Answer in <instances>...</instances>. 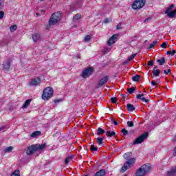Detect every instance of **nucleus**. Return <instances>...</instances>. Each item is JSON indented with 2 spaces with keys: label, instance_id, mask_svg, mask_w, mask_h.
Listing matches in <instances>:
<instances>
[{
  "label": "nucleus",
  "instance_id": "nucleus-30",
  "mask_svg": "<svg viewBox=\"0 0 176 176\" xmlns=\"http://www.w3.org/2000/svg\"><path fill=\"white\" fill-rule=\"evenodd\" d=\"M127 91L129 93V94H133V93L135 91V87L128 88Z\"/></svg>",
  "mask_w": 176,
  "mask_h": 176
},
{
  "label": "nucleus",
  "instance_id": "nucleus-45",
  "mask_svg": "<svg viewBox=\"0 0 176 176\" xmlns=\"http://www.w3.org/2000/svg\"><path fill=\"white\" fill-rule=\"evenodd\" d=\"M147 65H149L150 67H153V60L148 61Z\"/></svg>",
  "mask_w": 176,
  "mask_h": 176
},
{
  "label": "nucleus",
  "instance_id": "nucleus-24",
  "mask_svg": "<svg viewBox=\"0 0 176 176\" xmlns=\"http://www.w3.org/2000/svg\"><path fill=\"white\" fill-rule=\"evenodd\" d=\"M38 135H41V131H34L30 135L32 138L38 137Z\"/></svg>",
  "mask_w": 176,
  "mask_h": 176
},
{
  "label": "nucleus",
  "instance_id": "nucleus-48",
  "mask_svg": "<svg viewBox=\"0 0 176 176\" xmlns=\"http://www.w3.org/2000/svg\"><path fill=\"white\" fill-rule=\"evenodd\" d=\"M3 8V5H2V0H0V11L2 10Z\"/></svg>",
  "mask_w": 176,
  "mask_h": 176
},
{
  "label": "nucleus",
  "instance_id": "nucleus-44",
  "mask_svg": "<svg viewBox=\"0 0 176 176\" xmlns=\"http://www.w3.org/2000/svg\"><path fill=\"white\" fill-rule=\"evenodd\" d=\"M161 47H162V49H166V47H167V43H162Z\"/></svg>",
  "mask_w": 176,
  "mask_h": 176
},
{
  "label": "nucleus",
  "instance_id": "nucleus-49",
  "mask_svg": "<svg viewBox=\"0 0 176 176\" xmlns=\"http://www.w3.org/2000/svg\"><path fill=\"white\" fill-rule=\"evenodd\" d=\"M151 85H152L153 86H156V85H157V82H155V80H152V81H151Z\"/></svg>",
  "mask_w": 176,
  "mask_h": 176
},
{
  "label": "nucleus",
  "instance_id": "nucleus-26",
  "mask_svg": "<svg viewBox=\"0 0 176 176\" xmlns=\"http://www.w3.org/2000/svg\"><path fill=\"white\" fill-rule=\"evenodd\" d=\"M96 141L98 145H102V144H104V138H96Z\"/></svg>",
  "mask_w": 176,
  "mask_h": 176
},
{
  "label": "nucleus",
  "instance_id": "nucleus-1",
  "mask_svg": "<svg viewBox=\"0 0 176 176\" xmlns=\"http://www.w3.org/2000/svg\"><path fill=\"white\" fill-rule=\"evenodd\" d=\"M44 148H46V144H35L30 146L28 148V150L26 151L27 155H32L34 152H36V151H42V149H44Z\"/></svg>",
  "mask_w": 176,
  "mask_h": 176
},
{
  "label": "nucleus",
  "instance_id": "nucleus-40",
  "mask_svg": "<svg viewBox=\"0 0 176 176\" xmlns=\"http://www.w3.org/2000/svg\"><path fill=\"white\" fill-rule=\"evenodd\" d=\"M4 16H5V12L1 10L0 11V20H2V19H3Z\"/></svg>",
  "mask_w": 176,
  "mask_h": 176
},
{
  "label": "nucleus",
  "instance_id": "nucleus-47",
  "mask_svg": "<svg viewBox=\"0 0 176 176\" xmlns=\"http://www.w3.org/2000/svg\"><path fill=\"white\" fill-rule=\"evenodd\" d=\"M55 104H58V102H60V101H63L62 99H57V100H54Z\"/></svg>",
  "mask_w": 176,
  "mask_h": 176
},
{
  "label": "nucleus",
  "instance_id": "nucleus-50",
  "mask_svg": "<svg viewBox=\"0 0 176 176\" xmlns=\"http://www.w3.org/2000/svg\"><path fill=\"white\" fill-rule=\"evenodd\" d=\"M65 164H68L69 163V158H66L65 160Z\"/></svg>",
  "mask_w": 176,
  "mask_h": 176
},
{
  "label": "nucleus",
  "instance_id": "nucleus-22",
  "mask_svg": "<svg viewBox=\"0 0 176 176\" xmlns=\"http://www.w3.org/2000/svg\"><path fill=\"white\" fill-rule=\"evenodd\" d=\"M153 76L157 77L160 75V69H153L152 71Z\"/></svg>",
  "mask_w": 176,
  "mask_h": 176
},
{
  "label": "nucleus",
  "instance_id": "nucleus-14",
  "mask_svg": "<svg viewBox=\"0 0 176 176\" xmlns=\"http://www.w3.org/2000/svg\"><path fill=\"white\" fill-rule=\"evenodd\" d=\"M3 68H4V69H6V71H9V69L10 68V59L7 60L3 63Z\"/></svg>",
  "mask_w": 176,
  "mask_h": 176
},
{
  "label": "nucleus",
  "instance_id": "nucleus-10",
  "mask_svg": "<svg viewBox=\"0 0 176 176\" xmlns=\"http://www.w3.org/2000/svg\"><path fill=\"white\" fill-rule=\"evenodd\" d=\"M109 79V77H108L107 76L101 78L100 80V81L98 82V89L100 88V87H102V86H104V85L108 82Z\"/></svg>",
  "mask_w": 176,
  "mask_h": 176
},
{
  "label": "nucleus",
  "instance_id": "nucleus-16",
  "mask_svg": "<svg viewBox=\"0 0 176 176\" xmlns=\"http://www.w3.org/2000/svg\"><path fill=\"white\" fill-rule=\"evenodd\" d=\"M41 38V34L38 33H35L32 35V39L34 42H38L39 41V38Z\"/></svg>",
  "mask_w": 176,
  "mask_h": 176
},
{
  "label": "nucleus",
  "instance_id": "nucleus-13",
  "mask_svg": "<svg viewBox=\"0 0 176 176\" xmlns=\"http://www.w3.org/2000/svg\"><path fill=\"white\" fill-rule=\"evenodd\" d=\"M168 176H175L176 175V166H174L170 169V171L167 172Z\"/></svg>",
  "mask_w": 176,
  "mask_h": 176
},
{
  "label": "nucleus",
  "instance_id": "nucleus-39",
  "mask_svg": "<svg viewBox=\"0 0 176 176\" xmlns=\"http://www.w3.org/2000/svg\"><path fill=\"white\" fill-rule=\"evenodd\" d=\"M122 133H123V135H127V134H129V131L126 130V129H122Z\"/></svg>",
  "mask_w": 176,
  "mask_h": 176
},
{
  "label": "nucleus",
  "instance_id": "nucleus-46",
  "mask_svg": "<svg viewBox=\"0 0 176 176\" xmlns=\"http://www.w3.org/2000/svg\"><path fill=\"white\" fill-rule=\"evenodd\" d=\"M116 30H122V23H120L117 25Z\"/></svg>",
  "mask_w": 176,
  "mask_h": 176
},
{
  "label": "nucleus",
  "instance_id": "nucleus-32",
  "mask_svg": "<svg viewBox=\"0 0 176 176\" xmlns=\"http://www.w3.org/2000/svg\"><path fill=\"white\" fill-rule=\"evenodd\" d=\"M157 43V41H153L152 43H151L148 46V49H153V47H155V45H156Z\"/></svg>",
  "mask_w": 176,
  "mask_h": 176
},
{
  "label": "nucleus",
  "instance_id": "nucleus-25",
  "mask_svg": "<svg viewBox=\"0 0 176 176\" xmlns=\"http://www.w3.org/2000/svg\"><path fill=\"white\" fill-rule=\"evenodd\" d=\"M82 19V15L80 14H76L73 20L74 21H76V20H80Z\"/></svg>",
  "mask_w": 176,
  "mask_h": 176
},
{
  "label": "nucleus",
  "instance_id": "nucleus-19",
  "mask_svg": "<svg viewBox=\"0 0 176 176\" xmlns=\"http://www.w3.org/2000/svg\"><path fill=\"white\" fill-rule=\"evenodd\" d=\"M137 56V54H133L131 56H129L127 59V60H125L124 64H129L131 60H133V58Z\"/></svg>",
  "mask_w": 176,
  "mask_h": 176
},
{
  "label": "nucleus",
  "instance_id": "nucleus-18",
  "mask_svg": "<svg viewBox=\"0 0 176 176\" xmlns=\"http://www.w3.org/2000/svg\"><path fill=\"white\" fill-rule=\"evenodd\" d=\"M156 62L158 63L159 65H164V64H166V58H158L156 60Z\"/></svg>",
  "mask_w": 176,
  "mask_h": 176
},
{
  "label": "nucleus",
  "instance_id": "nucleus-43",
  "mask_svg": "<svg viewBox=\"0 0 176 176\" xmlns=\"http://www.w3.org/2000/svg\"><path fill=\"white\" fill-rule=\"evenodd\" d=\"M171 73V69H168V70H164V74L165 75H167L168 74H170Z\"/></svg>",
  "mask_w": 176,
  "mask_h": 176
},
{
  "label": "nucleus",
  "instance_id": "nucleus-35",
  "mask_svg": "<svg viewBox=\"0 0 176 176\" xmlns=\"http://www.w3.org/2000/svg\"><path fill=\"white\" fill-rule=\"evenodd\" d=\"M127 126L128 127H134V122L133 121H128Z\"/></svg>",
  "mask_w": 176,
  "mask_h": 176
},
{
  "label": "nucleus",
  "instance_id": "nucleus-12",
  "mask_svg": "<svg viewBox=\"0 0 176 176\" xmlns=\"http://www.w3.org/2000/svg\"><path fill=\"white\" fill-rule=\"evenodd\" d=\"M144 96V94H138L136 98H138V100H141L143 102H149V100L145 99Z\"/></svg>",
  "mask_w": 176,
  "mask_h": 176
},
{
  "label": "nucleus",
  "instance_id": "nucleus-7",
  "mask_svg": "<svg viewBox=\"0 0 176 176\" xmlns=\"http://www.w3.org/2000/svg\"><path fill=\"white\" fill-rule=\"evenodd\" d=\"M148 134L149 133L148 132H145L144 133L142 134L133 142V145H137V144H142V142H144V141L148 138Z\"/></svg>",
  "mask_w": 176,
  "mask_h": 176
},
{
  "label": "nucleus",
  "instance_id": "nucleus-41",
  "mask_svg": "<svg viewBox=\"0 0 176 176\" xmlns=\"http://www.w3.org/2000/svg\"><path fill=\"white\" fill-rule=\"evenodd\" d=\"M111 101L113 104H116L118 99L116 98H111Z\"/></svg>",
  "mask_w": 176,
  "mask_h": 176
},
{
  "label": "nucleus",
  "instance_id": "nucleus-42",
  "mask_svg": "<svg viewBox=\"0 0 176 176\" xmlns=\"http://www.w3.org/2000/svg\"><path fill=\"white\" fill-rule=\"evenodd\" d=\"M0 131H3V133L6 131V126L5 125L1 126L0 128Z\"/></svg>",
  "mask_w": 176,
  "mask_h": 176
},
{
  "label": "nucleus",
  "instance_id": "nucleus-28",
  "mask_svg": "<svg viewBox=\"0 0 176 176\" xmlns=\"http://www.w3.org/2000/svg\"><path fill=\"white\" fill-rule=\"evenodd\" d=\"M133 153H126L124 155V157L126 160H129V157H131Z\"/></svg>",
  "mask_w": 176,
  "mask_h": 176
},
{
  "label": "nucleus",
  "instance_id": "nucleus-8",
  "mask_svg": "<svg viewBox=\"0 0 176 176\" xmlns=\"http://www.w3.org/2000/svg\"><path fill=\"white\" fill-rule=\"evenodd\" d=\"M174 4L170 5L165 11L166 14L170 17V19H173V17H175L176 14V9L174 11H172L173 9H174Z\"/></svg>",
  "mask_w": 176,
  "mask_h": 176
},
{
  "label": "nucleus",
  "instance_id": "nucleus-6",
  "mask_svg": "<svg viewBox=\"0 0 176 176\" xmlns=\"http://www.w3.org/2000/svg\"><path fill=\"white\" fill-rule=\"evenodd\" d=\"M135 163V158L129 159L125 164H124L123 166L121 168V173H124L126 170H129L133 164Z\"/></svg>",
  "mask_w": 176,
  "mask_h": 176
},
{
  "label": "nucleus",
  "instance_id": "nucleus-27",
  "mask_svg": "<svg viewBox=\"0 0 176 176\" xmlns=\"http://www.w3.org/2000/svg\"><path fill=\"white\" fill-rule=\"evenodd\" d=\"M141 76H140V75L136 74L135 76L132 77V80H133V82H138Z\"/></svg>",
  "mask_w": 176,
  "mask_h": 176
},
{
  "label": "nucleus",
  "instance_id": "nucleus-31",
  "mask_svg": "<svg viewBox=\"0 0 176 176\" xmlns=\"http://www.w3.org/2000/svg\"><path fill=\"white\" fill-rule=\"evenodd\" d=\"M10 30L11 32H14V31H16V30H17V25H12L10 28Z\"/></svg>",
  "mask_w": 176,
  "mask_h": 176
},
{
  "label": "nucleus",
  "instance_id": "nucleus-4",
  "mask_svg": "<svg viewBox=\"0 0 176 176\" xmlns=\"http://www.w3.org/2000/svg\"><path fill=\"white\" fill-rule=\"evenodd\" d=\"M151 171V166L148 165H142L135 173V176H145V175Z\"/></svg>",
  "mask_w": 176,
  "mask_h": 176
},
{
  "label": "nucleus",
  "instance_id": "nucleus-38",
  "mask_svg": "<svg viewBox=\"0 0 176 176\" xmlns=\"http://www.w3.org/2000/svg\"><path fill=\"white\" fill-rule=\"evenodd\" d=\"M91 39V37L89 35L86 36L84 38V41L85 42H90V40Z\"/></svg>",
  "mask_w": 176,
  "mask_h": 176
},
{
  "label": "nucleus",
  "instance_id": "nucleus-20",
  "mask_svg": "<svg viewBox=\"0 0 176 176\" xmlns=\"http://www.w3.org/2000/svg\"><path fill=\"white\" fill-rule=\"evenodd\" d=\"M30 104H31V99H28L27 100L24 104H23L22 108L24 109L25 108H27L28 107V105H30Z\"/></svg>",
  "mask_w": 176,
  "mask_h": 176
},
{
  "label": "nucleus",
  "instance_id": "nucleus-34",
  "mask_svg": "<svg viewBox=\"0 0 176 176\" xmlns=\"http://www.w3.org/2000/svg\"><path fill=\"white\" fill-rule=\"evenodd\" d=\"M13 151V146H9L4 150V152L6 153L8 152H12Z\"/></svg>",
  "mask_w": 176,
  "mask_h": 176
},
{
  "label": "nucleus",
  "instance_id": "nucleus-11",
  "mask_svg": "<svg viewBox=\"0 0 176 176\" xmlns=\"http://www.w3.org/2000/svg\"><path fill=\"white\" fill-rule=\"evenodd\" d=\"M118 38V34H113L108 41L107 44L109 46H112L115 43V40Z\"/></svg>",
  "mask_w": 176,
  "mask_h": 176
},
{
  "label": "nucleus",
  "instance_id": "nucleus-23",
  "mask_svg": "<svg viewBox=\"0 0 176 176\" xmlns=\"http://www.w3.org/2000/svg\"><path fill=\"white\" fill-rule=\"evenodd\" d=\"M105 133V130L102 129V128H98L97 129V135H101Z\"/></svg>",
  "mask_w": 176,
  "mask_h": 176
},
{
  "label": "nucleus",
  "instance_id": "nucleus-3",
  "mask_svg": "<svg viewBox=\"0 0 176 176\" xmlns=\"http://www.w3.org/2000/svg\"><path fill=\"white\" fill-rule=\"evenodd\" d=\"M61 19V12H56L52 14L51 18L49 21V25H54V24H57L58 21Z\"/></svg>",
  "mask_w": 176,
  "mask_h": 176
},
{
  "label": "nucleus",
  "instance_id": "nucleus-37",
  "mask_svg": "<svg viewBox=\"0 0 176 176\" xmlns=\"http://www.w3.org/2000/svg\"><path fill=\"white\" fill-rule=\"evenodd\" d=\"M176 52L175 50H173L172 51H167L166 54H170V56H174Z\"/></svg>",
  "mask_w": 176,
  "mask_h": 176
},
{
  "label": "nucleus",
  "instance_id": "nucleus-51",
  "mask_svg": "<svg viewBox=\"0 0 176 176\" xmlns=\"http://www.w3.org/2000/svg\"><path fill=\"white\" fill-rule=\"evenodd\" d=\"M113 122L115 126H118V121L113 120Z\"/></svg>",
  "mask_w": 176,
  "mask_h": 176
},
{
  "label": "nucleus",
  "instance_id": "nucleus-52",
  "mask_svg": "<svg viewBox=\"0 0 176 176\" xmlns=\"http://www.w3.org/2000/svg\"><path fill=\"white\" fill-rule=\"evenodd\" d=\"M153 69L157 70V69H157V66H154V67H153Z\"/></svg>",
  "mask_w": 176,
  "mask_h": 176
},
{
  "label": "nucleus",
  "instance_id": "nucleus-33",
  "mask_svg": "<svg viewBox=\"0 0 176 176\" xmlns=\"http://www.w3.org/2000/svg\"><path fill=\"white\" fill-rule=\"evenodd\" d=\"M112 21V19L111 18H106L104 21L103 23L104 24H108V23H111Z\"/></svg>",
  "mask_w": 176,
  "mask_h": 176
},
{
  "label": "nucleus",
  "instance_id": "nucleus-15",
  "mask_svg": "<svg viewBox=\"0 0 176 176\" xmlns=\"http://www.w3.org/2000/svg\"><path fill=\"white\" fill-rule=\"evenodd\" d=\"M126 109L129 112H133V111H135V107H134V105H133V104H131L130 103H128L126 104Z\"/></svg>",
  "mask_w": 176,
  "mask_h": 176
},
{
  "label": "nucleus",
  "instance_id": "nucleus-5",
  "mask_svg": "<svg viewBox=\"0 0 176 176\" xmlns=\"http://www.w3.org/2000/svg\"><path fill=\"white\" fill-rule=\"evenodd\" d=\"M145 0H135L132 3V9L134 10H138L140 9H142V8H144L145 6Z\"/></svg>",
  "mask_w": 176,
  "mask_h": 176
},
{
  "label": "nucleus",
  "instance_id": "nucleus-29",
  "mask_svg": "<svg viewBox=\"0 0 176 176\" xmlns=\"http://www.w3.org/2000/svg\"><path fill=\"white\" fill-rule=\"evenodd\" d=\"M11 176H20V170H14V172L11 174Z\"/></svg>",
  "mask_w": 176,
  "mask_h": 176
},
{
  "label": "nucleus",
  "instance_id": "nucleus-21",
  "mask_svg": "<svg viewBox=\"0 0 176 176\" xmlns=\"http://www.w3.org/2000/svg\"><path fill=\"white\" fill-rule=\"evenodd\" d=\"M106 135H107L108 137H115V135H116V133H115V131L111 132V131H107L106 133Z\"/></svg>",
  "mask_w": 176,
  "mask_h": 176
},
{
  "label": "nucleus",
  "instance_id": "nucleus-2",
  "mask_svg": "<svg viewBox=\"0 0 176 176\" xmlns=\"http://www.w3.org/2000/svg\"><path fill=\"white\" fill-rule=\"evenodd\" d=\"M54 93V91L53 90V88L48 87L45 88L42 94V98L45 101H47V100H50L53 97V94Z\"/></svg>",
  "mask_w": 176,
  "mask_h": 176
},
{
  "label": "nucleus",
  "instance_id": "nucleus-36",
  "mask_svg": "<svg viewBox=\"0 0 176 176\" xmlns=\"http://www.w3.org/2000/svg\"><path fill=\"white\" fill-rule=\"evenodd\" d=\"M91 151L96 152V151H98V148L94 146V144H91Z\"/></svg>",
  "mask_w": 176,
  "mask_h": 176
},
{
  "label": "nucleus",
  "instance_id": "nucleus-54",
  "mask_svg": "<svg viewBox=\"0 0 176 176\" xmlns=\"http://www.w3.org/2000/svg\"><path fill=\"white\" fill-rule=\"evenodd\" d=\"M36 15H37V16H39V14H38V13H36Z\"/></svg>",
  "mask_w": 176,
  "mask_h": 176
},
{
  "label": "nucleus",
  "instance_id": "nucleus-9",
  "mask_svg": "<svg viewBox=\"0 0 176 176\" xmlns=\"http://www.w3.org/2000/svg\"><path fill=\"white\" fill-rule=\"evenodd\" d=\"M93 71H94L93 67H88L85 69L82 73V78H89V76H90L91 75H93Z\"/></svg>",
  "mask_w": 176,
  "mask_h": 176
},
{
  "label": "nucleus",
  "instance_id": "nucleus-53",
  "mask_svg": "<svg viewBox=\"0 0 176 176\" xmlns=\"http://www.w3.org/2000/svg\"><path fill=\"white\" fill-rule=\"evenodd\" d=\"M148 20H150V19H149V18L146 19L144 20V23H146V21H148Z\"/></svg>",
  "mask_w": 176,
  "mask_h": 176
},
{
  "label": "nucleus",
  "instance_id": "nucleus-17",
  "mask_svg": "<svg viewBox=\"0 0 176 176\" xmlns=\"http://www.w3.org/2000/svg\"><path fill=\"white\" fill-rule=\"evenodd\" d=\"M40 80L34 78L33 80H32V81L30 82V85L31 86H38V85L39 84Z\"/></svg>",
  "mask_w": 176,
  "mask_h": 176
}]
</instances>
